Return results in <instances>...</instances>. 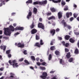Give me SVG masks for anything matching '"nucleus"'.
Instances as JSON below:
<instances>
[{"label": "nucleus", "instance_id": "obj_1", "mask_svg": "<svg viewBox=\"0 0 79 79\" xmlns=\"http://www.w3.org/2000/svg\"><path fill=\"white\" fill-rule=\"evenodd\" d=\"M10 29H9V28H5L4 29V34L6 35H11V31H15V28L13 26L10 25L9 27Z\"/></svg>", "mask_w": 79, "mask_h": 79}, {"label": "nucleus", "instance_id": "obj_2", "mask_svg": "<svg viewBox=\"0 0 79 79\" xmlns=\"http://www.w3.org/2000/svg\"><path fill=\"white\" fill-rule=\"evenodd\" d=\"M47 73L45 72H44L43 73L42 75H41L40 76V77L41 78H42V79H46V78L47 77Z\"/></svg>", "mask_w": 79, "mask_h": 79}, {"label": "nucleus", "instance_id": "obj_3", "mask_svg": "<svg viewBox=\"0 0 79 79\" xmlns=\"http://www.w3.org/2000/svg\"><path fill=\"white\" fill-rule=\"evenodd\" d=\"M12 63L13 64H12V66L13 67V68H16L17 67H18L19 66L18 65V63H16V60H14L12 61Z\"/></svg>", "mask_w": 79, "mask_h": 79}, {"label": "nucleus", "instance_id": "obj_4", "mask_svg": "<svg viewBox=\"0 0 79 79\" xmlns=\"http://www.w3.org/2000/svg\"><path fill=\"white\" fill-rule=\"evenodd\" d=\"M38 27L39 28H41L43 30L45 29V26L42 23H39L38 24Z\"/></svg>", "mask_w": 79, "mask_h": 79}, {"label": "nucleus", "instance_id": "obj_5", "mask_svg": "<svg viewBox=\"0 0 79 79\" xmlns=\"http://www.w3.org/2000/svg\"><path fill=\"white\" fill-rule=\"evenodd\" d=\"M15 45H17L18 47H20V48H24V44H21L20 43H19L18 44L17 43H15Z\"/></svg>", "mask_w": 79, "mask_h": 79}, {"label": "nucleus", "instance_id": "obj_6", "mask_svg": "<svg viewBox=\"0 0 79 79\" xmlns=\"http://www.w3.org/2000/svg\"><path fill=\"white\" fill-rule=\"evenodd\" d=\"M24 28L23 27H17L15 28V31H23Z\"/></svg>", "mask_w": 79, "mask_h": 79}, {"label": "nucleus", "instance_id": "obj_7", "mask_svg": "<svg viewBox=\"0 0 79 79\" xmlns=\"http://www.w3.org/2000/svg\"><path fill=\"white\" fill-rule=\"evenodd\" d=\"M37 32V30L35 29H33L31 31V33L32 34H34Z\"/></svg>", "mask_w": 79, "mask_h": 79}, {"label": "nucleus", "instance_id": "obj_8", "mask_svg": "<svg viewBox=\"0 0 79 79\" xmlns=\"http://www.w3.org/2000/svg\"><path fill=\"white\" fill-rule=\"evenodd\" d=\"M72 13L71 12L67 13L66 14L67 18H69V16H72Z\"/></svg>", "mask_w": 79, "mask_h": 79}, {"label": "nucleus", "instance_id": "obj_9", "mask_svg": "<svg viewBox=\"0 0 79 79\" xmlns=\"http://www.w3.org/2000/svg\"><path fill=\"white\" fill-rule=\"evenodd\" d=\"M62 15H63V13L61 12H59L58 13V16L59 19H61V18L62 17Z\"/></svg>", "mask_w": 79, "mask_h": 79}, {"label": "nucleus", "instance_id": "obj_10", "mask_svg": "<svg viewBox=\"0 0 79 79\" xmlns=\"http://www.w3.org/2000/svg\"><path fill=\"white\" fill-rule=\"evenodd\" d=\"M50 32L51 34H52V36H53V35L55 34V30L52 29L50 31Z\"/></svg>", "mask_w": 79, "mask_h": 79}, {"label": "nucleus", "instance_id": "obj_11", "mask_svg": "<svg viewBox=\"0 0 79 79\" xmlns=\"http://www.w3.org/2000/svg\"><path fill=\"white\" fill-rule=\"evenodd\" d=\"M35 26V24L34 23V22H32V24H31V25L30 26V27L31 28V29H33V28H34V27Z\"/></svg>", "mask_w": 79, "mask_h": 79}, {"label": "nucleus", "instance_id": "obj_12", "mask_svg": "<svg viewBox=\"0 0 79 79\" xmlns=\"http://www.w3.org/2000/svg\"><path fill=\"white\" fill-rule=\"evenodd\" d=\"M31 16H32V12L30 11L29 12L27 16V19H29L30 17Z\"/></svg>", "mask_w": 79, "mask_h": 79}, {"label": "nucleus", "instance_id": "obj_13", "mask_svg": "<svg viewBox=\"0 0 79 79\" xmlns=\"http://www.w3.org/2000/svg\"><path fill=\"white\" fill-rule=\"evenodd\" d=\"M52 2L54 3H60L61 0H58L57 1H56V0H52Z\"/></svg>", "mask_w": 79, "mask_h": 79}, {"label": "nucleus", "instance_id": "obj_14", "mask_svg": "<svg viewBox=\"0 0 79 79\" xmlns=\"http://www.w3.org/2000/svg\"><path fill=\"white\" fill-rule=\"evenodd\" d=\"M41 4H40V5H46L47 3V0H45L44 1L42 2H40Z\"/></svg>", "mask_w": 79, "mask_h": 79}, {"label": "nucleus", "instance_id": "obj_15", "mask_svg": "<svg viewBox=\"0 0 79 79\" xmlns=\"http://www.w3.org/2000/svg\"><path fill=\"white\" fill-rule=\"evenodd\" d=\"M41 3L39 1H37L35 2H33V5H40V4Z\"/></svg>", "mask_w": 79, "mask_h": 79}, {"label": "nucleus", "instance_id": "obj_16", "mask_svg": "<svg viewBox=\"0 0 79 79\" xmlns=\"http://www.w3.org/2000/svg\"><path fill=\"white\" fill-rule=\"evenodd\" d=\"M69 41L71 43L73 44V43H74L75 40L72 38H71L69 39Z\"/></svg>", "mask_w": 79, "mask_h": 79}, {"label": "nucleus", "instance_id": "obj_17", "mask_svg": "<svg viewBox=\"0 0 79 79\" xmlns=\"http://www.w3.org/2000/svg\"><path fill=\"white\" fill-rule=\"evenodd\" d=\"M71 37L69 35H66L65 36L64 39H65V40H68L69 39V38Z\"/></svg>", "mask_w": 79, "mask_h": 79}, {"label": "nucleus", "instance_id": "obj_18", "mask_svg": "<svg viewBox=\"0 0 79 79\" xmlns=\"http://www.w3.org/2000/svg\"><path fill=\"white\" fill-rule=\"evenodd\" d=\"M48 20H50L51 19H55V17L52 16L48 18Z\"/></svg>", "mask_w": 79, "mask_h": 79}, {"label": "nucleus", "instance_id": "obj_19", "mask_svg": "<svg viewBox=\"0 0 79 79\" xmlns=\"http://www.w3.org/2000/svg\"><path fill=\"white\" fill-rule=\"evenodd\" d=\"M35 47H40V45L39 44V43H36L34 45Z\"/></svg>", "mask_w": 79, "mask_h": 79}, {"label": "nucleus", "instance_id": "obj_20", "mask_svg": "<svg viewBox=\"0 0 79 79\" xmlns=\"http://www.w3.org/2000/svg\"><path fill=\"white\" fill-rule=\"evenodd\" d=\"M50 10L53 13L56 11V9H55L54 7L51 8Z\"/></svg>", "mask_w": 79, "mask_h": 79}, {"label": "nucleus", "instance_id": "obj_21", "mask_svg": "<svg viewBox=\"0 0 79 79\" xmlns=\"http://www.w3.org/2000/svg\"><path fill=\"white\" fill-rule=\"evenodd\" d=\"M74 53H75V54H77V55L79 53V50H78L77 48H76L75 49L74 52Z\"/></svg>", "mask_w": 79, "mask_h": 79}, {"label": "nucleus", "instance_id": "obj_22", "mask_svg": "<svg viewBox=\"0 0 79 79\" xmlns=\"http://www.w3.org/2000/svg\"><path fill=\"white\" fill-rule=\"evenodd\" d=\"M33 11L35 13V14H36L37 12V9L34 7L33 9Z\"/></svg>", "mask_w": 79, "mask_h": 79}, {"label": "nucleus", "instance_id": "obj_23", "mask_svg": "<svg viewBox=\"0 0 79 79\" xmlns=\"http://www.w3.org/2000/svg\"><path fill=\"white\" fill-rule=\"evenodd\" d=\"M60 53V51H56L55 52V54L57 56H58V55H59Z\"/></svg>", "mask_w": 79, "mask_h": 79}, {"label": "nucleus", "instance_id": "obj_24", "mask_svg": "<svg viewBox=\"0 0 79 79\" xmlns=\"http://www.w3.org/2000/svg\"><path fill=\"white\" fill-rule=\"evenodd\" d=\"M32 3V0H28L26 2V3H30L31 4Z\"/></svg>", "mask_w": 79, "mask_h": 79}, {"label": "nucleus", "instance_id": "obj_25", "mask_svg": "<svg viewBox=\"0 0 79 79\" xmlns=\"http://www.w3.org/2000/svg\"><path fill=\"white\" fill-rule=\"evenodd\" d=\"M66 56L68 59L69 58V57H71V55L70 54V53H67V55H66Z\"/></svg>", "mask_w": 79, "mask_h": 79}, {"label": "nucleus", "instance_id": "obj_26", "mask_svg": "<svg viewBox=\"0 0 79 79\" xmlns=\"http://www.w3.org/2000/svg\"><path fill=\"white\" fill-rule=\"evenodd\" d=\"M40 69H41V70H45V69H46V68L44 67L40 66Z\"/></svg>", "mask_w": 79, "mask_h": 79}, {"label": "nucleus", "instance_id": "obj_27", "mask_svg": "<svg viewBox=\"0 0 79 79\" xmlns=\"http://www.w3.org/2000/svg\"><path fill=\"white\" fill-rule=\"evenodd\" d=\"M44 43L43 42V40H41L40 41V45H44Z\"/></svg>", "mask_w": 79, "mask_h": 79}, {"label": "nucleus", "instance_id": "obj_28", "mask_svg": "<svg viewBox=\"0 0 79 79\" xmlns=\"http://www.w3.org/2000/svg\"><path fill=\"white\" fill-rule=\"evenodd\" d=\"M69 9H68V6H65L64 8V11H67Z\"/></svg>", "mask_w": 79, "mask_h": 79}, {"label": "nucleus", "instance_id": "obj_29", "mask_svg": "<svg viewBox=\"0 0 79 79\" xmlns=\"http://www.w3.org/2000/svg\"><path fill=\"white\" fill-rule=\"evenodd\" d=\"M50 49L51 50H56V48H55V47L54 46H52L50 48Z\"/></svg>", "mask_w": 79, "mask_h": 79}, {"label": "nucleus", "instance_id": "obj_30", "mask_svg": "<svg viewBox=\"0 0 79 79\" xmlns=\"http://www.w3.org/2000/svg\"><path fill=\"white\" fill-rule=\"evenodd\" d=\"M31 58L32 60L33 61H35V57L34 56H31Z\"/></svg>", "mask_w": 79, "mask_h": 79}, {"label": "nucleus", "instance_id": "obj_31", "mask_svg": "<svg viewBox=\"0 0 79 79\" xmlns=\"http://www.w3.org/2000/svg\"><path fill=\"white\" fill-rule=\"evenodd\" d=\"M36 40H39L40 39V36L37 35H36Z\"/></svg>", "mask_w": 79, "mask_h": 79}, {"label": "nucleus", "instance_id": "obj_32", "mask_svg": "<svg viewBox=\"0 0 79 79\" xmlns=\"http://www.w3.org/2000/svg\"><path fill=\"white\" fill-rule=\"evenodd\" d=\"M73 61V58H70L69 60V61L70 63H71V62H72V61Z\"/></svg>", "mask_w": 79, "mask_h": 79}, {"label": "nucleus", "instance_id": "obj_33", "mask_svg": "<svg viewBox=\"0 0 79 79\" xmlns=\"http://www.w3.org/2000/svg\"><path fill=\"white\" fill-rule=\"evenodd\" d=\"M64 46H65L66 47H69V44L68 43H66L65 44Z\"/></svg>", "mask_w": 79, "mask_h": 79}, {"label": "nucleus", "instance_id": "obj_34", "mask_svg": "<svg viewBox=\"0 0 79 79\" xmlns=\"http://www.w3.org/2000/svg\"><path fill=\"white\" fill-rule=\"evenodd\" d=\"M24 62L26 63V64H29L30 63L29 62L27 61V60H25L24 61Z\"/></svg>", "mask_w": 79, "mask_h": 79}, {"label": "nucleus", "instance_id": "obj_35", "mask_svg": "<svg viewBox=\"0 0 79 79\" xmlns=\"http://www.w3.org/2000/svg\"><path fill=\"white\" fill-rule=\"evenodd\" d=\"M51 59H52V55H51V54H50L49 56L48 60L49 61H50Z\"/></svg>", "mask_w": 79, "mask_h": 79}, {"label": "nucleus", "instance_id": "obj_36", "mask_svg": "<svg viewBox=\"0 0 79 79\" xmlns=\"http://www.w3.org/2000/svg\"><path fill=\"white\" fill-rule=\"evenodd\" d=\"M61 5H66V2H65L63 1H62L61 2Z\"/></svg>", "mask_w": 79, "mask_h": 79}, {"label": "nucleus", "instance_id": "obj_37", "mask_svg": "<svg viewBox=\"0 0 79 79\" xmlns=\"http://www.w3.org/2000/svg\"><path fill=\"white\" fill-rule=\"evenodd\" d=\"M3 50H4V51H5V50H6V46H3Z\"/></svg>", "mask_w": 79, "mask_h": 79}, {"label": "nucleus", "instance_id": "obj_38", "mask_svg": "<svg viewBox=\"0 0 79 79\" xmlns=\"http://www.w3.org/2000/svg\"><path fill=\"white\" fill-rule=\"evenodd\" d=\"M10 52H11V50H8L6 51V53H7V54H9V53H10Z\"/></svg>", "mask_w": 79, "mask_h": 79}, {"label": "nucleus", "instance_id": "obj_39", "mask_svg": "<svg viewBox=\"0 0 79 79\" xmlns=\"http://www.w3.org/2000/svg\"><path fill=\"white\" fill-rule=\"evenodd\" d=\"M67 28H68L69 29H71V26L68 25L67 27Z\"/></svg>", "mask_w": 79, "mask_h": 79}, {"label": "nucleus", "instance_id": "obj_40", "mask_svg": "<svg viewBox=\"0 0 79 79\" xmlns=\"http://www.w3.org/2000/svg\"><path fill=\"white\" fill-rule=\"evenodd\" d=\"M36 64H37V65H38V66H40V65H41V63L39 62H37L36 63Z\"/></svg>", "mask_w": 79, "mask_h": 79}, {"label": "nucleus", "instance_id": "obj_41", "mask_svg": "<svg viewBox=\"0 0 79 79\" xmlns=\"http://www.w3.org/2000/svg\"><path fill=\"white\" fill-rule=\"evenodd\" d=\"M65 52H69V49L68 48H65Z\"/></svg>", "mask_w": 79, "mask_h": 79}, {"label": "nucleus", "instance_id": "obj_42", "mask_svg": "<svg viewBox=\"0 0 79 79\" xmlns=\"http://www.w3.org/2000/svg\"><path fill=\"white\" fill-rule=\"evenodd\" d=\"M46 64H47V63L45 62H43L41 63L42 65H43V66H45Z\"/></svg>", "mask_w": 79, "mask_h": 79}, {"label": "nucleus", "instance_id": "obj_43", "mask_svg": "<svg viewBox=\"0 0 79 79\" xmlns=\"http://www.w3.org/2000/svg\"><path fill=\"white\" fill-rule=\"evenodd\" d=\"M74 34H75L76 35H79V32H74Z\"/></svg>", "mask_w": 79, "mask_h": 79}, {"label": "nucleus", "instance_id": "obj_44", "mask_svg": "<svg viewBox=\"0 0 79 79\" xmlns=\"http://www.w3.org/2000/svg\"><path fill=\"white\" fill-rule=\"evenodd\" d=\"M63 25H64V27H67L68 25L67 24H66V23L65 22V23H64V24H63Z\"/></svg>", "mask_w": 79, "mask_h": 79}, {"label": "nucleus", "instance_id": "obj_45", "mask_svg": "<svg viewBox=\"0 0 79 79\" xmlns=\"http://www.w3.org/2000/svg\"><path fill=\"white\" fill-rule=\"evenodd\" d=\"M73 16H74V18H76L77 16V14H73Z\"/></svg>", "mask_w": 79, "mask_h": 79}, {"label": "nucleus", "instance_id": "obj_46", "mask_svg": "<svg viewBox=\"0 0 79 79\" xmlns=\"http://www.w3.org/2000/svg\"><path fill=\"white\" fill-rule=\"evenodd\" d=\"M61 44L64 45V46L65 45V41H63L61 42Z\"/></svg>", "mask_w": 79, "mask_h": 79}, {"label": "nucleus", "instance_id": "obj_47", "mask_svg": "<svg viewBox=\"0 0 79 79\" xmlns=\"http://www.w3.org/2000/svg\"><path fill=\"white\" fill-rule=\"evenodd\" d=\"M74 19V18L72 17L70 18V21H73V20Z\"/></svg>", "mask_w": 79, "mask_h": 79}, {"label": "nucleus", "instance_id": "obj_48", "mask_svg": "<svg viewBox=\"0 0 79 79\" xmlns=\"http://www.w3.org/2000/svg\"><path fill=\"white\" fill-rule=\"evenodd\" d=\"M23 53L24 55H27V51L26 50H24Z\"/></svg>", "mask_w": 79, "mask_h": 79}, {"label": "nucleus", "instance_id": "obj_49", "mask_svg": "<svg viewBox=\"0 0 79 79\" xmlns=\"http://www.w3.org/2000/svg\"><path fill=\"white\" fill-rule=\"evenodd\" d=\"M12 16H15L16 15V13L15 12H13L11 14Z\"/></svg>", "mask_w": 79, "mask_h": 79}, {"label": "nucleus", "instance_id": "obj_50", "mask_svg": "<svg viewBox=\"0 0 79 79\" xmlns=\"http://www.w3.org/2000/svg\"><path fill=\"white\" fill-rule=\"evenodd\" d=\"M24 60V59L23 58H21L19 60V61H23Z\"/></svg>", "mask_w": 79, "mask_h": 79}, {"label": "nucleus", "instance_id": "obj_51", "mask_svg": "<svg viewBox=\"0 0 79 79\" xmlns=\"http://www.w3.org/2000/svg\"><path fill=\"white\" fill-rule=\"evenodd\" d=\"M58 38L59 40H62V38L61 37H58Z\"/></svg>", "mask_w": 79, "mask_h": 79}, {"label": "nucleus", "instance_id": "obj_52", "mask_svg": "<svg viewBox=\"0 0 79 79\" xmlns=\"http://www.w3.org/2000/svg\"><path fill=\"white\" fill-rule=\"evenodd\" d=\"M65 20H63L61 21V23L64 24L65 23H66V22H64Z\"/></svg>", "mask_w": 79, "mask_h": 79}, {"label": "nucleus", "instance_id": "obj_53", "mask_svg": "<svg viewBox=\"0 0 79 79\" xmlns=\"http://www.w3.org/2000/svg\"><path fill=\"white\" fill-rule=\"evenodd\" d=\"M60 64H62V63H63V60H62V59H60Z\"/></svg>", "mask_w": 79, "mask_h": 79}, {"label": "nucleus", "instance_id": "obj_54", "mask_svg": "<svg viewBox=\"0 0 79 79\" xmlns=\"http://www.w3.org/2000/svg\"><path fill=\"white\" fill-rule=\"evenodd\" d=\"M8 57L9 58H11V54H8Z\"/></svg>", "mask_w": 79, "mask_h": 79}, {"label": "nucleus", "instance_id": "obj_55", "mask_svg": "<svg viewBox=\"0 0 79 79\" xmlns=\"http://www.w3.org/2000/svg\"><path fill=\"white\" fill-rule=\"evenodd\" d=\"M60 29L57 28L56 29V32H58V31H60Z\"/></svg>", "mask_w": 79, "mask_h": 79}, {"label": "nucleus", "instance_id": "obj_56", "mask_svg": "<svg viewBox=\"0 0 79 79\" xmlns=\"http://www.w3.org/2000/svg\"><path fill=\"white\" fill-rule=\"evenodd\" d=\"M9 63H10V64H11V65H13V64H11L12 62H11V60H9Z\"/></svg>", "mask_w": 79, "mask_h": 79}, {"label": "nucleus", "instance_id": "obj_57", "mask_svg": "<svg viewBox=\"0 0 79 79\" xmlns=\"http://www.w3.org/2000/svg\"><path fill=\"white\" fill-rule=\"evenodd\" d=\"M4 69V68H3V67H1L0 69V71H3Z\"/></svg>", "mask_w": 79, "mask_h": 79}, {"label": "nucleus", "instance_id": "obj_58", "mask_svg": "<svg viewBox=\"0 0 79 79\" xmlns=\"http://www.w3.org/2000/svg\"><path fill=\"white\" fill-rule=\"evenodd\" d=\"M55 41V39L52 40L51 41V42L52 43H54Z\"/></svg>", "mask_w": 79, "mask_h": 79}, {"label": "nucleus", "instance_id": "obj_59", "mask_svg": "<svg viewBox=\"0 0 79 79\" xmlns=\"http://www.w3.org/2000/svg\"><path fill=\"white\" fill-rule=\"evenodd\" d=\"M51 14H52L51 13H47V16H49L50 15H51Z\"/></svg>", "mask_w": 79, "mask_h": 79}, {"label": "nucleus", "instance_id": "obj_60", "mask_svg": "<svg viewBox=\"0 0 79 79\" xmlns=\"http://www.w3.org/2000/svg\"><path fill=\"white\" fill-rule=\"evenodd\" d=\"M18 34H19V33L18 32H17L15 34V35H18Z\"/></svg>", "mask_w": 79, "mask_h": 79}, {"label": "nucleus", "instance_id": "obj_61", "mask_svg": "<svg viewBox=\"0 0 79 79\" xmlns=\"http://www.w3.org/2000/svg\"><path fill=\"white\" fill-rule=\"evenodd\" d=\"M39 21L40 22H42V18H40Z\"/></svg>", "mask_w": 79, "mask_h": 79}, {"label": "nucleus", "instance_id": "obj_62", "mask_svg": "<svg viewBox=\"0 0 79 79\" xmlns=\"http://www.w3.org/2000/svg\"><path fill=\"white\" fill-rule=\"evenodd\" d=\"M0 2H2V3H3V2H5V0H1L0 1Z\"/></svg>", "mask_w": 79, "mask_h": 79}, {"label": "nucleus", "instance_id": "obj_63", "mask_svg": "<svg viewBox=\"0 0 79 79\" xmlns=\"http://www.w3.org/2000/svg\"><path fill=\"white\" fill-rule=\"evenodd\" d=\"M77 21H79V17H78L77 18Z\"/></svg>", "mask_w": 79, "mask_h": 79}, {"label": "nucleus", "instance_id": "obj_64", "mask_svg": "<svg viewBox=\"0 0 79 79\" xmlns=\"http://www.w3.org/2000/svg\"><path fill=\"white\" fill-rule=\"evenodd\" d=\"M51 79H56V78L55 77H52Z\"/></svg>", "mask_w": 79, "mask_h": 79}]
</instances>
